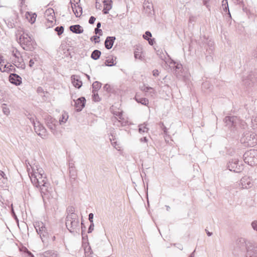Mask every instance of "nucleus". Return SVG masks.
<instances>
[{"label":"nucleus","mask_w":257,"mask_h":257,"mask_svg":"<svg viewBox=\"0 0 257 257\" xmlns=\"http://www.w3.org/2000/svg\"><path fill=\"white\" fill-rule=\"evenodd\" d=\"M27 171L32 183L37 188H40L41 195L44 200L45 197L49 198L52 192V188L44 174L42 168L35 164L31 165L26 163Z\"/></svg>","instance_id":"obj_1"},{"label":"nucleus","mask_w":257,"mask_h":257,"mask_svg":"<svg viewBox=\"0 0 257 257\" xmlns=\"http://www.w3.org/2000/svg\"><path fill=\"white\" fill-rule=\"evenodd\" d=\"M240 141L244 146L252 147L257 144V136L253 132L246 131L243 133Z\"/></svg>","instance_id":"obj_2"},{"label":"nucleus","mask_w":257,"mask_h":257,"mask_svg":"<svg viewBox=\"0 0 257 257\" xmlns=\"http://www.w3.org/2000/svg\"><path fill=\"white\" fill-rule=\"evenodd\" d=\"M18 42L24 50H30L33 48L34 40L29 33H22L20 36Z\"/></svg>","instance_id":"obj_3"},{"label":"nucleus","mask_w":257,"mask_h":257,"mask_svg":"<svg viewBox=\"0 0 257 257\" xmlns=\"http://www.w3.org/2000/svg\"><path fill=\"white\" fill-rule=\"evenodd\" d=\"M66 226L68 230L73 233H78L79 231V221L77 217L67 216L66 217Z\"/></svg>","instance_id":"obj_4"},{"label":"nucleus","mask_w":257,"mask_h":257,"mask_svg":"<svg viewBox=\"0 0 257 257\" xmlns=\"http://www.w3.org/2000/svg\"><path fill=\"white\" fill-rule=\"evenodd\" d=\"M243 160L245 163L250 166L257 164V150H250L243 155Z\"/></svg>","instance_id":"obj_5"},{"label":"nucleus","mask_w":257,"mask_h":257,"mask_svg":"<svg viewBox=\"0 0 257 257\" xmlns=\"http://www.w3.org/2000/svg\"><path fill=\"white\" fill-rule=\"evenodd\" d=\"M44 16L46 19L45 24L47 28L52 27L55 25V13L53 9H47L45 11Z\"/></svg>","instance_id":"obj_6"},{"label":"nucleus","mask_w":257,"mask_h":257,"mask_svg":"<svg viewBox=\"0 0 257 257\" xmlns=\"http://www.w3.org/2000/svg\"><path fill=\"white\" fill-rule=\"evenodd\" d=\"M223 121L226 124V126L232 131L236 129L237 125L239 122V119L235 116H226Z\"/></svg>","instance_id":"obj_7"},{"label":"nucleus","mask_w":257,"mask_h":257,"mask_svg":"<svg viewBox=\"0 0 257 257\" xmlns=\"http://www.w3.org/2000/svg\"><path fill=\"white\" fill-rule=\"evenodd\" d=\"M257 80L256 74L255 72L251 71L246 76L242 78L243 84L246 87L252 86V84Z\"/></svg>","instance_id":"obj_8"},{"label":"nucleus","mask_w":257,"mask_h":257,"mask_svg":"<svg viewBox=\"0 0 257 257\" xmlns=\"http://www.w3.org/2000/svg\"><path fill=\"white\" fill-rule=\"evenodd\" d=\"M32 123L35 131L37 135L43 139L46 137L47 131L44 126L39 121H35L34 119H33Z\"/></svg>","instance_id":"obj_9"},{"label":"nucleus","mask_w":257,"mask_h":257,"mask_svg":"<svg viewBox=\"0 0 257 257\" xmlns=\"http://www.w3.org/2000/svg\"><path fill=\"white\" fill-rule=\"evenodd\" d=\"M239 160L237 158L232 159L231 161H230L227 167L228 169L231 171L234 172L239 173L241 172L242 169V166L238 164Z\"/></svg>","instance_id":"obj_10"},{"label":"nucleus","mask_w":257,"mask_h":257,"mask_svg":"<svg viewBox=\"0 0 257 257\" xmlns=\"http://www.w3.org/2000/svg\"><path fill=\"white\" fill-rule=\"evenodd\" d=\"M45 122L47 127L50 129L51 132L54 135H56L57 133L56 129V123H57V120L52 117L51 116H48L45 118Z\"/></svg>","instance_id":"obj_11"},{"label":"nucleus","mask_w":257,"mask_h":257,"mask_svg":"<svg viewBox=\"0 0 257 257\" xmlns=\"http://www.w3.org/2000/svg\"><path fill=\"white\" fill-rule=\"evenodd\" d=\"M247 254L246 257H252L257 255V244L248 242L246 246Z\"/></svg>","instance_id":"obj_12"},{"label":"nucleus","mask_w":257,"mask_h":257,"mask_svg":"<svg viewBox=\"0 0 257 257\" xmlns=\"http://www.w3.org/2000/svg\"><path fill=\"white\" fill-rule=\"evenodd\" d=\"M34 227L38 233L42 238V236H45L47 234L46 227L42 222H35Z\"/></svg>","instance_id":"obj_13"},{"label":"nucleus","mask_w":257,"mask_h":257,"mask_svg":"<svg viewBox=\"0 0 257 257\" xmlns=\"http://www.w3.org/2000/svg\"><path fill=\"white\" fill-rule=\"evenodd\" d=\"M240 183L242 189H248L252 186V179L247 176L242 177L240 181Z\"/></svg>","instance_id":"obj_14"},{"label":"nucleus","mask_w":257,"mask_h":257,"mask_svg":"<svg viewBox=\"0 0 257 257\" xmlns=\"http://www.w3.org/2000/svg\"><path fill=\"white\" fill-rule=\"evenodd\" d=\"M74 106L76 108L77 111H80L84 107L86 99L84 97H81L76 100H74Z\"/></svg>","instance_id":"obj_15"},{"label":"nucleus","mask_w":257,"mask_h":257,"mask_svg":"<svg viewBox=\"0 0 257 257\" xmlns=\"http://www.w3.org/2000/svg\"><path fill=\"white\" fill-rule=\"evenodd\" d=\"M10 82L17 86L20 85L22 83L21 77L16 73H11L9 76Z\"/></svg>","instance_id":"obj_16"},{"label":"nucleus","mask_w":257,"mask_h":257,"mask_svg":"<svg viewBox=\"0 0 257 257\" xmlns=\"http://www.w3.org/2000/svg\"><path fill=\"white\" fill-rule=\"evenodd\" d=\"M209 48L206 49V58L207 61H210L213 59L212 55L214 51V47L213 46V42L209 41L208 44Z\"/></svg>","instance_id":"obj_17"},{"label":"nucleus","mask_w":257,"mask_h":257,"mask_svg":"<svg viewBox=\"0 0 257 257\" xmlns=\"http://www.w3.org/2000/svg\"><path fill=\"white\" fill-rule=\"evenodd\" d=\"M71 5L73 11L74 12L76 16L77 17H80L82 15V9L81 7H80L78 3L76 2V4H74L72 1H71Z\"/></svg>","instance_id":"obj_18"},{"label":"nucleus","mask_w":257,"mask_h":257,"mask_svg":"<svg viewBox=\"0 0 257 257\" xmlns=\"http://www.w3.org/2000/svg\"><path fill=\"white\" fill-rule=\"evenodd\" d=\"M16 59L17 60L15 61V63L17 64H15V65L19 68L25 69L26 68V65L24 61L23 54L21 53V55L19 56V58H16Z\"/></svg>","instance_id":"obj_19"},{"label":"nucleus","mask_w":257,"mask_h":257,"mask_svg":"<svg viewBox=\"0 0 257 257\" xmlns=\"http://www.w3.org/2000/svg\"><path fill=\"white\" fill-rule=\"evenodd\" d=\"M115 40V37H107L104 43L105 48L107 49H111L113 45L114 41Z\"/></svg>","instance_id":"obj_20"},{"label":"nucleus","mask_w":257,"mask_h":257,"mask_svg":"<svg viewBox=\"0 0 257 257\" xmlns=\"http://www.w3.org/2000/svg\"><path fill=\"white\" fill-rule=\"evenodd\" d=\"M71 81L73 85L76 88H80L82 85V81L79 80L77 76L72 75L71 76Z\"/></svg>","instance_id":"obj_21"},{"label":"nucleus","mask_w":257,"mask_h":257,"mask_svg":"<svg viewBox=\"0 0 257 257\" xmlns=\"http://www.w3.org/2000/svg\"><path fill=\"white\" fill-rule=\"evenodd\" d=\"M25 17L27 20L31 24H34L36 20L37 15L35 13H32L31 12H27L25 14Z\"/></svg>","instance_id":"obj_22"},{"label":"nucleus","mask_w":257,"mask_h":257,"mask_svg":"<svg viewBox=\"0 0 257 257\" xmlns=\"http://www.w3.org/2000/svg\"><path fill=\"white\" fill-rule=\"evenodd\" d=\"M0 70L1 72H6L8 73H10L11 72L16 71V68L12 65H5L4 67H0Z\"/></svg>","instance_id":"obj_23"},{"label":"nucleus","mask_w":257,"mask_h":257,"mask_svg":"<svg viewBox=\"0 0 257 257\" xmlns=\"http://www.w3.org/2000/svg\"><path fill=\"white\" fill-rule=\"evenodd\" d=\"M152 33H145L143 35V37L144 39L147 40L149 44L153 46L155 43V38H152Z\"/></svg>","instance_id":"obj_24"},{"label":"nucleus","mask_w":257,"mask_h":257,"mask_svg":"<svg viewBox=\"0 0 257 257\" xmlns=\"http://www.w3.org/2000/svg\"><path fill=\"white\" fill-rule=\"evenodd\" d=\"M42 255L44 257H58V254L57 252L51 250L44 251L42 253Z\"/></svg>","instance_id":"obj_25"},{"label":"nucleus","mask_w":257,"mask_h":257,"mask_svg":"<svg viewBox=\"0 0 257 257\" xmlns=\"http://www.w3.org/2000/svg\"><path fill=\"white\" fill-rule=\"evenodd\" d=\"M135 99L138 103L143 105H147L149 104V100L146 98H141L138 94H136Z\"/></svg>","instance_id":"obj_26"},{"label":"nucleus","mask_w":257,"mask_h":257,"mask_svg":"<svg viewBox=\"0 0 257 257\" xmlns=\"http://www.w3.org/2000/svg\"><path fill=\"white\" fill-rule=\"evenodd\" d=\"M66 212L67 213V216H69L72 217H77V215L75 213V208L73 206H68L67 208Z\"/></svg>","instance_id":"obj_27"},{"label":"nucleus","mask_w":257,"mask_h":257,"mask_svg":"<svg viewBox=\"0 0 257 257\" xmlns=\"http://www.w3.org/2000/svg\"><path fill=\"white\" fill-rule=\"evenodd\" d=\"M69 173L71 180L74 181L77 177V171L74 167H70Z\"/></svg>","instance_id":"obj_28"},{"label":"nucleus","mask_w":257,"mask_h":257,"mask_svg":"<svg viewBox=\"0 0 257 257\" xmlns=\"http://www.w3.org/2000/svg\"><path fill=\"white\" fill-rule=\"evenodd\" d=\"M236 244L237 247L239 248H241L245 245L246 246V244H247V243L246 242L245 239L244 238H240L237 239Z\"/></svg>","instance_id":"obj_29"},{"label":"nucleus","mask_w":257,"mask_h":257,"mask_svg":"<svg viewBox=\"0 0 257 257\" xmlns=\"http://www.w3.org/2000/svg\"><path fill=\"white\" fill-rule=\"evenodd\" d=\"M70 30L72 32H82L83 29L80 25L72 26L70 27Z\"/></svg>","instance_id":"obj_30"},{"label":"nucleus","mask_w":257,"mask_h":257,"mask_svg":"<svg viewBox=\"0 0 257 257\" xmlns=\"http://www.w3.org/2000/svg\"><path fill=\"white\" fill-rule=\"evenodd\" d=\"M101 52L98 50H94L91 55V58L93 60H96L98 59L100 56Z\"/></svg>","instance_id":"obj_31"},{"label":"nucleus","mask_w":257,"mask_h":257,"mask_svg":"<svg viewBox=\"0 0 257 257\" xmlns=\"http://www.w3.org/2000/svg\"><path fill=\"white\" fill-rule=\"evenodd\" d=\"M139 127V131L142 134L147 133L149 130V128L147 127V124L145 123L140 124Z\"/></svg>","instance_id":"obj_32"},{"label":"nucleus","mask_w":257,"mask_h":257,"mask_svg":"<svg viewBox=\"0 0 257 257\" xmlns=\"http://www.w3.org/2000/svg\"><path fill=\"white\" fill-rule=\"evenodd\" d=\"M141 53H142L141 49L140 48H136L134 52L135 58L136 59H139L140 60H142V57Z\"/></svg>","instance_id":"obj_33"},{"label":"nucleus","mask_w":257,"mask_h":257,"mask_svg":"<svg viewBox=\"0 0 257 257\" xmlns=\"http://www.w3.org/2000/svg\"><path fill=\"white\" fill-rule=\"evenodd\" d=\"M101 87V83L98 81H95L92 84V91L97 92Z\"/></svg>","instance_id":"obj_34"},{"label":"nucleus","mask_w":257,"mask_h":257,"mask_svg":"<svg viewBox=\"0 0 257 257\" xmlns=\"http://www.w3.org/2000/svg\"><path fill=\"white\" fill-rule=\"evenodd\" d=\"M157 54L159 56L160 58L162 60H165L166 59V56L167 53L166 52L164 53L162 50H158L157 51Z\"/></svg>","instance_id":"obj_35"},{"label":"nucleus","mask_w":257,"mask_h":257,"mask_svg":"<svg viewBox=\"0 0 257 257\" xmlns=\"http://www.w3.org/2000/svg\"><path fill=\"white\" fill-rule=\"evenodd\" d=\"M116 63H114V60L113 57L108 58L105 60V65L107 66H112L115 65Z\"/></svg>","instance_id":"obj_36"},{"label":"nucleus","mask_w":257,"mask_h":257,"mask_svg":"<svg viewBox=\"0 0 257 257\" xmlns=\"http://www.w3.org/2000/svg\"><path fill=\"white\" fill-rule=\"evenodd\" d=\"M111 9V5L109 3H105L104 5L103 13L105 14H108V11Z\"/></svg>","instance_id":"obj_37"},{"label":"nucleus","mask_w":257,"mask_h":257,"mask_svg":"<svg viewBox=\"0 0 257 257\" xmlns=\"http://www.w3.org/2000/svg\"><path fill=\"white\" fill-rule=\"evenodd\" d=\"M12 55L16 59L19 58V56L21 55V53L16 48H13L12 51Z\"/></svg>","instance_id":"obj_38"},{"label":"nucleus","mask_w":257,"mask_h":257,"mask_svg":"<svg viewBox=\"0 0 257 257\" xmlns=\"http://www.w3.org/2000/svg\"><path fill=\"white\" fill-rule=\"evenodd\" d=\"M68 118V115L67 114H62V117L60 118L59 121L60 123H65L67 121V119Z\"/></svg>","instance_id":"obj_39"},{"label":"nucleus","mask_w":257,"mask_h":257,"mask_svg":"<svg viewBox=\"0 0 257 257\" xmlns=\"http://www.w3.org/2000/svg\"><path fill=\"white\" fill-rule=\"evenodd\" d=\"M93 94V100L94 101H99L100 100V98L97 93V92L92 91Z\"/></svg>","instance_id":"obj_40"},{"label":"nucleus","mask_w":257,"mask_h":257,"mask_svg":"<svg viewBox=\"0 0 257 257\" xmlns=\"http://www.w3.org/2000/svg\"><path fill=\"white\" fill-rule=\"evenodd\" d=\"M2 108H3V111L4 113V114L8 115L10 113L9 108L6 107V104L5 103L3 104Z\"/></svg>","instance_id":"obj_41"},{"label":"nucleus","mask_w":257,"mask_h":257,"mask_svg":"<svg viewBox=\"0 0 257 257\" xmlns=\"http://www.w3.org/2000/svg\"><path fill=\"white\" fill-rule=\"evenodd\" d=\"M252 126L254 129H257V116L253 117L251 120Z\"/></svg>","instance_id":"obj_42"},{"label":"nucleus","mask_w":257,"mask_h":257,"mask_svg":"<svg viewBox=\"0 0 257 257\" xmlns=\"http://www.w3.org/2000/svg\"><path fill=\"white\" fill-rule=\"evenodd\" d=\"M159 125L161 127V128L163 131L164 132V133L165 134V135H167V127L165 126L163 122H160L159 123Z\"/></svg>","instance_id":"obj_43"},{"label":"nucleus","mask_w":257,"mask_h":257,"mask_svg":"<svg viewBox=\"0 0 257 257\" xmlns=\"http://www.w3.org/2000/svg\"><path fill=\"white\" fill-rule=\"evenodd\" d=\"M142 90L146 92H150V93H152V92H154V89L153 88L151 87H144L142 89Z\"/></svg>","instance_id":"obj_44"},{"label":"nucleus","mask_w":257,"mask_h":257,"mask_svg":"<svg viewBox=\"0 0 257 257\" xmlns=\"http://www.w3.org/2000/svg\"><path fill=\"white\" fill-rule=\"evenodd\" d=\"M99 39H100V38L99 36H94L91 38L90 40L92 41H94L95 43H97L99 42V41H100Z\"/></svg>","instance_id":"obj_45"},{"label":"nucleus","mask_w":257,"mask_h":257,"mask_svg":"<svg viewBox=\"0 0 257 257\" xmlns=\"http://www.w3.org/2000/svg\"><path fill=\"white\" fill-rule=\"evenodd\" d=\"M110 140L111 143V145L117 150H119V147L118 146L117 142L114 141V140H113V141H112V139L110 138Z\"/></svg>","instance_id":"obj_46"},{"label":"nucleus","mask_w":257,"mask_h":257,"mask_svg":"<svg viewBox=\"0 0 257 257\" xmlns=\"http://www.w3.org/2000/svg\"><path fill=\"white\" fill-rule=\"evenodd\" d=\"M251 225L253 230L257 231V220L253 221L251 223Z\"/></svg>","instance_id":"obj_47"},{"label":"nucleus","mask_w":257,"mask_h":257,"mask_svg":"<svg viewBox=\"0 0 257 257\" xmlns=\"http://www.w3.org/2000/svg\"><path fill=\"white\" fill-rule=\"evenodd\" d=\"M94 223L93 222H91L90 225L89 226L88 229V233H91L94 229Z\"/></svg>","instance_id":"obj_48"},{"label":"nucleus","mask_w":257,"mask_h":257,"mask_svg":"<svg viewBox=\"0 0 257 257\" xmlns=\"http://www.w3.org/2000/svg\"><path fill=\"white\" fill-rule=\"evenodd\" d=\"M103 89L105 91H106L107 92H109L110 91V85H108V84H105L104 86H103Z\"/></svg>","instance_id":"obj_49"},{"label":"nucleus","mask_w":257,"mask_h":257,"mask_svg":"<svg viewBox=\"0 0 257 257\" xmlns=\"http://www.w3.org/2000/svg\"><path fill=\"white\" fill-rule=\"evenodd\" d=\"M85 229V226L83 225V223H81V230H82L81 234H82V236L83 238H84V235L85 234V233H84Z\"/></svg>","instance_id":"obj_50"},{"label":"nucleus","mask_w":257,"mask_h":257,"mask_svg":"<svg viewBox=\"0 0 257 257\" xmlns=\"http://www.w3.org/2000/svg\"><path fill=\"white\" fill-rule=\"evenodd\" d=\"M93 214L92 213H89L88 215V219L90 223L93 222Z\"/></svg>","instance_id":"obj_51"},{"label":"nucleus","mask_w":257,"mask_h":257,"mask_svg":"<svg viewBox=\"0 0 257 257\" xmlns=\"http://www.w3.org/2000/svg\"><path fill=\"white\" fill-rule=\"evenodd\" d=\"M37 92L38 93H44V91L42 87H38L37 89Z\"/></svg>","instance_id":"obj_52"},{"label":"nucleus","mask_w":257,"mask_h":257,"mask_svg":"<svg viewBox=\"0 0 257 257\" xmlns=\"http://www.w3.org/2000/svg\"><path fill=\"white\" fill-rule=\"evenodd\" d=\"M159 74V72L157 69H155L153 71V75L154 76H157Z\"/></svg>","instance_id":"obj_53"},{"label":"nucleus","mask_w":257,"mask_h":257,"mask_svg":"<svg viewBox=\"0 0 257 257\" xmlns=\"http://www.w3.org/2000/svg\"><path fill=\"white\" fill-rule=\"evenodd\" d=\"M0 176L2 178H3V180H7V178H5L6 174H5V173L3 171H0Z\"/></svg>","instance_id":"obj_54"},{"label":"nucleus","mask_w":257,"mask_h":257,"mask_svg":"<svg viewBox=\"0 0 257 257\" xmlns=\"http://www.w3.org/2000/svg\"><path fill=\"white\" fill-rule=\"evenodd\" d=\"M95 21V18L93 17H91L89 20V23L90 24H93L94 21Z\"/></svg>","instance_id":"obj_55"},{"label":"nucleus","mask_w":257,"mask_h":257,"mask_svg":"<svg viewBox=\"0 0 257 257\" xmlns=\"http://www.w3.org/2000/svg\"><path fill=\"white\" fill-rule=\"evenodd\" d=\"M34 60L33 59H30L29 61V66L32 67L34 64Z\"/></svg>","instance_id":"obj_56"},{"label":"nucleus","mask_w":257,"mask_h":257,"mask_svg":"<svg viewBox=\"0 0 257 257\" xmlns=\"http://www.w3.org/2000/svg\"><path fill=\"white\" fill-rule=\"evenodd\" d=\"M101 24L100 23H98L97 25V28L95 29L94 32H99V31H101V30H99L98 28L100 27Z\"/></svg>","instance_id":"obj_57"},{"label":"nucleus","mask_w":257,"mask_h":257,"mask_svg":"<svg viewBox=\"0 0 257 257\" xmlns=\"http://www.w3.org/2000/svg\"><path fill=\"white\" fill-rule=\"evenodd\" d=\"M141 142H147L148 140L146 137H143L140 139Z\"/></svg>","instance_id":"obj_58"},{"label":"nucleus","mask_w":257,"mask_h":257,"mask_svg":"<svg viewBox=\"0 0 257 257\" xmlns=\"http://www.w3.org/2000/svg\"><path fill=\"white\" fill-rule=\"evenodd\" d=\"M4 63V59L3 56L0 54V63Z\"/></svg>","instance_id":"obj_59"},{"label":"nucleus","mask_w":257,"mask_h":257,"mask_svg":"<svg viewBox=\"0 0 257 257\" xmlns=\"http://www.w3.org/2000/svg\"><path fill=\"white\" fill-rule=\"evenodd\" d=\"M253 56L257 58V49L254 51L252 54Z\"/></svg>","instance_id":"obj_60"},{"label":"nucleus","mask_w":257,"mask_h":257,"mask_svg":"<svg viewBox=\"0 0 257 257\" xmlns=\"http://www.w3.org/2000/svg\"><path fill=\"white\" fill-rule=\"evenodd\" d=\"M182 68V65L181 64H178L176 66V69H179L180 68Z\"/></svg>","instance_id":"obj_61"},{"label":"nucleus","mask_w":257,"mask_h":257,"mask_svg":"<svg viewBox=\"0 0 257 257\" xmlns=\"http://www.w3.org/2000/svg\"><path fill=\"white\" fill-rule=\"evenodd\" d=\"M205 230H206L207 235L208 236H211L212 235V232H209V231L207 230L206 229Z\"/></svg>","instance_id":"obj_62"},{"label":"nucleus","mask_w":257,"mask_h":257,"mask_svg":"<svg viewBox=\"0 0 257 257\" xmlns=\"http://www.w3.org/2000/svg\"><path fill=\"white\" fill-rule=\"evenodd\" d=\"M59 31L60 32H63L64 31V28L62 26L59 27Z\"/></svg>","instance_id":"obj_63"},{"label":"nucleus","mask_w":257,"mask_h":257,"mask_svg":"<svg viewBox=\"0 0 257 257\" xmlns=\"http://www.w3.org/2000/svg\"><path fill=\"white\" fill-rule=\"evenodd\" d=\"M28 252L29 255H30V257H34V255L30 251L28 250Z\"/></svg>","instance_id":"obj_64"}]
</instances>
